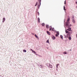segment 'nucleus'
<instances>
[{
	"label": "nucleus",
	"mask_w": 77,
	"mask_h": 77,
	"mask_svg": "<svg viewBox=\"0 0 77 77\" xmlns=\"http://www.w3.org/2000/svg\"><path fill=\"white\" fill-rule=\"evenodd\" d=\"M71 25L70 24L69 22H67L66 23V27L68 28V29H67V30L69 32H70V34H71L72 33V31L71 30V28L69 27H71Z\"/></svg>",
	"instance_id": "nucleus-1"
},
{
	"label": "nucleus",
	"mask_w": 77,
	"mask_h": 77,
	"mask_svg": "<svg viewBox=\"0 0 77 77\" xmlns=\"http://www.w3.org/2000/svg\"><path fill=\"white\" fill-rule=\"evenodd\" d=\"M5 20H6L5 17H3L2 19V23H4L5 21Z\"/></svg>",
	"instance_id": "nucleus-2"
},
{
	"label": "nucleus",
	"mask_w": 77,
	"mask_h": 77,
	"mask_svg": "<svg viewBox=\"0 0 77 77\" xmlns=\"http://www.w3.org/2000/svg\"><path fill=\"white\" fill-rule=\"evenodd\" d=\"M69 39L70 41V40H71V35H69Z\"/></svg>",
	"instance_id": "nucleus-3"
},
{
	"label": "nucleus",
	"mask_w": 77,
	"mask_h": 77,
	"mask_svg": "<svg viewBox=\"0 0 77 77\" xmlns=\"http://www.w3.org/2000/svg\"><path fill=\"white\" fill-rule=\"evenodd\" d=\"M65 32H66V33H70V32H69L68 31L66 30L65 31Z\"/></svg>",
	"instance_id": "nucleus-4"
},
{
	"label": "nucleus",
	"mask_w": 77,
	"mask_h": 77,
	"mask_svg": "<svg viewBox=\"0 0 77 77\" xmlns=\"http://www.w3.org/2000/svg\"><path fill=\"white\" fill-rule=\"evenodd\" d=\"M52 38L54 40L55 39H56V37H54V36H52Z\"/></svg>",
	"instance_id": "nucleus-5"
},
{
	"label": "nucleus",
	"mask_w": 77,
	"mask_h": 77,
	"mask_svg": "<svg viewBox=\"0 0 77 77\" xmlns=\"http://www.w3.org/2000/svg\"><path fill=\"white\" fill-rule=\"evenodd\" d=\"M38 23H40V19L39 18V17L38 18Z\"/></svg>",
	"instance_id": "nucleus-6"
},
{
	"label": "nucleus",
	"mask_w": 77,
	"mask_h": 77,
	"mask_svg": "<svg viewBox=\"0 0 77 77\" xmlns=\"http://www.w3.org/2000/svg\"><path fill=\"white\" fill-rule=\"evenodd\" d=\"M38 2L39 3V4H40V5H41V0H38Z\"/></svg>",
	"instance_id": "nucleus-7"
},
{
	"label": "nucleus",
	"mask_w": 77,
	"mask_h": 77,
	"mask_svg": "<svg viewBox=\"0 0 77 77\" xmlns=\"http://www.w3.org/2000/svg\"><path fill=\"white\" fill-rule=\"evenodd\" d=\"M49 29H50V30H51V29H52V27H51V26H49Z\"/></svg>",
	"instance_id": "nucleus-8"
},
{
	"label": "nucleus",
	"mask_w": 77,
	"mask_h": 77,
	"mask_svg": "<svg viewBox=\"0 0 77 77\" xmlns=\"http://www.w3.org/2000/svg\"><path fill=\"white\" fill-rule=\"evenodd\" d=\"M73 20H72V22L73 23H75V20L74 19H72Z\"/></svg>",
	"instance_id": "nucleus-9"
},
{
	"label": "nucleus",
	"mask_w": 77,
	"mask_h": 77,
	"mask_svg": "<svg viewBox=\"0 0 77 77\" xmlns=\"http://www.w3.org/2000/svg\"><path fill=\"white\" fill-rule=\"evenodd\" d=\"M60 37L61 38V39H63V36H62V35H61Z\"/></svg>",
	"instance_id": "nucleus-10"
},
{
	"label": "nucleus",
	"mask_w": 77,
	"mask_h": 77,
	"mask_svg": "<svg viewBox=\"0 0 77 77\" xmlns=\"http://www.w3.org/2000/svg\"><path fill=\"white\" fill-rule=\"evenodd\" d=\"M38 2H37L35 5V6H36L37 5H38Z\"/></svg>",
	"instance_id": "nucleus-11"
},
{
	"label": "nucleus",
	"mask_w": 77,
	"mask_h": 77,
	"mask_svg": "<svg viewBox=\"0 0 77 77\" xmlns=\"http://www.w3.org/2000/svg\"><path fill=\"white\" fill-rule=\"evenodd\" d=\"M35 36L36 38H38V36L36 35V34H35Z\"/></svg>",
	"instance_id": "nucleus-12"
},
{
	"label": "nucleus",
	"mask_w": 77,
	"mask_h": 77,
	"mask_svg": "<svg viewBox=\"0 0 77 77\" xmlns=\"http://www.w3.org/2000/svg\"><path fill=\"white\" fill-rule=\"evenodd\" d=\"M39 67H40V68H42V65H39Z\"/></svg>",
	"instance_id": "nucleus-13"
},
{
	"label": "nucleus",
	"mask_w": 77,
	"mask_h": 77,
	"mask_svg": "<svg viewBox=\"0 0 77 77\" xmlns=\"http://www.w3.org/2000/svg\"><path fill=\"white\" fill-rule=\"evenodd\" d=\"M46 28H47V29H48V25H46Z\"/></svg>",
	"instance_id": "nucleus-14"
},
{
	"label": "nucleus",
	"mask_w": 77,
	"mask_h": 77,
	"mask_svg": "<svg viewBox=\"0 0 77 77\" xmlns=\"http://www.w3.org/2000/svg\"><path fill=\"white\" fill-rule=\"evenodd\" d=\"M41 5H40V4H39V5H38V9H39V8L40 6Z\"/></svg>",
	"instance_id": "nucleus-15"
},
{
	"label": "nucleus",
	"mask_w": 77,
	"mask_h": 77,
	"mask_svg": "<svg viewBox=\"0 0 77 77\" xmlns=\"http://www.w3.org/2000/svg\"><path fill=\"white\" fill-rule=\"evenodd\" d=\"M23 52H24V53H26V50L25 49H24L23 50Z\"/></svg>",
	"instance_id": "nucleus-16"
},
{
	"label": "nucleus",
	"mask_w": 77,
	"mask_h": 77,
	"mask_svg": "<svg viewBox=\"0 0 77 77\" xmlns=\"http://www.w3.org/2000/svg\"><path fill=\"white\" fill-rule=\"evenodd\" d=\"M69 18H68V20H67V21L66 22V23H69Z\"/></svg>",
	"instance_id": "nucleus-17"
},
{
	"label": "nucleus",
	"mask_w": 77,
	"mask_h": 77,
	"mask_svg": "<svg viewBox=\"0 0 77 77\" xmlns=\"http://www.w3.org/2000/svg\"><path fill=\"white\" fill-rule=\"evenodd\" d=\"M32 53H36V52H35V51H32Z\"/></svg>",
	"instance_id": "nucleus-18"
},
{
	"label": "nucleus",
	"mask_w": 77,
	"mask_h": 77,
	"mask_svg": "<svg viewBox=\"0 0 77 77\" xmlns=\"http://www.w3.org/2000/svg\"><path fill=\"white\" fill-rule=\"evenodd\" d=\"M49 66L50 68H53V66H52V65H49Z\"/></svg>",
	"instance_id": "nucleus-19"
},
{
	"label": "nucleus",
	"mask_w": 77,
	"mask_h": 77,
	"mask_svg": "<svg viewBox=\"0 0 77 77\" xmlns=\"http://www.w3.org/2000/svg\"><path fill=\"white\" fill-rule=\"evenodd\" d=\"M42 26H45V23H43L42 24Z\"/></svg>",
	"instance_id": "nucleus-20"
},
{
	"label": "nucleus",
	"mask_w": 77,
	"mask_h": 77,
	"mask_svg": "<svg viewBox=\"0 0 77 77\" xmlns=\"http://www.w3.org/2000/svg\"><path fill=\"white\" fill-rule=\"evenodd\" d=\"M63 54H67V53H66V52H63Z\"/></svg>",
	"instance_id": "nucleus-21"
},
{
	"label": "nucleus",
	"mask_w": 77,
	"mask_h": 77,
	"mask_svg": "<svg viewBox=\"0 0 77 77\" xmlns=\"http://www.w3.org/2000/svg\"><path fill=\"white\" fill-rule=\"evenodd\" d=\"M65 9V6H63V9L64 11H66V9Z\"/></svg>",
	"instance_id": "nucleus-22"
},
{
	"label": "nucleus",
	"mask_w": 77,
	"mask_h": 77,
	"mask_svg": "<svg viewBox=\"0 0 77 77\" xmlns=\"http://www.w3.org/2000/svg\"><path fill=\"white\" fill-rule=\"evenodd\" d=\"M52 31H54V29L53 28L52 29Z\"/></svg>",
	"instance_id": "nucleus-23"
},
{
	"label": "nucleus",
	"mask_w": 77,
	"mask_h": 77,
	"mask_svg": "<svg viewBox=\"0 0 77 77\" xmlns=\"http://www.w3.org/2000/svg\"><path fill=\"white\" fill-rule=\"evenodd\" d=\"M46 43H48V39L46 42Z\"/></svg>",
	"instance_id": "nucleus-24"
},
{
	"label": "nucleus",
	"mask_w": 77,
	"mask_h": 77,
	"mask_svg": "<svg viewBox=\"0 0 77 77\" xmlns=\"http://www.w3.org/2000/svg\"><path fill=\"white\" fill-rule=\"evenodd\" d=\"M46 66H48V63H46Z\"/></svg>",
	"instance_id": "nucleus-25"
},
{
	"label": "nucleus",
	"mask_w": 77,
	"mask_h": 77,
	"mask_svg": "<svg viewBox=\"0 0 77 77\" xmlns=\"http://www.w3.org/2000/svg\"><path fill=\"white\" fill-rule=\"evenodd\" d=\"M37 14H38V15H39V11H38Z\"/></svg>",
	"instance_id": "nucleus-26"
},
{
	"label": "nucleus",
	"mask_w": 77,
	"mask_h": 77,
	"mask_svg": "<svg viewBox=\"0 0 77 77\" xmlns=\"http://www.w3.org/2000/svg\"><path fill=\"white\" fill-rule=\"evenodd\" d=\"M57 34H58V35H59V32H57Z\"/></svg>",
	"instance_id": "nucleus-27"
},
{
	"label": "nucleus",
	"mask_w": 77,
	"mask_h": 77,
	"mask_svg": "<svg viewBox=\"0 0 77 77\" xmlns=\"http://www.w3.org/2000/svg\"><path fill=\"white\" fill-rule=\"evenodd\" d=\"M55 36L57 37V36H58V35H57V34H56L55 35Z\"/></svg>",
	"instance_id": "nucleus-28"
},
{
	"label": "nucleus",
	"mask_w": 77,
	"mask_h": 77,
	"mask_svg": "<svg viewBox=\"0 0 77 77\" xmlns=\"http://www.w3.org/2000/svg\"><path fill=\"white\" fill-rule=\"evenodd\" d=\"M34 54H35V55H37V56H39L38 54H36V53H34Z\"/></svg>",
	"instance_id": "nucleus-29"
},
{
	"label": "nucleus",
	"mask_w": 77,
	"mask_h": 77,
	"mask_svg": "<svg viewBox=\"0 0 77 77\" xmlns=\"http://www.w3.org/2000/svg\"><path fill=\"white\" fill-rule=\"evenodd\" d=\"M64 5H66V1H64Z\"/></svg>",
	"instance_id": "nucleus-30"
},
{
	"label": "nucleus",
	"mask_w": 77,
	"mask_h": 77,
	"mask_svg": "<svg viewBox=\"0 0 77 77\" xmlns=\"http://www.w3.org/2000/svg\"><path fill=\"white\" fill-rule=\"evenodd\" d=\"M59 64H57L56 65V66H59Z\"/></svg>",
	"instance_id": "nucleus-31"
},
{
	"label": "nucleus",
	"mask_w": 77,
	"mask_h": 77,
	"mask_svg": "<svg viewBox=\"0 0 77 77\" xmlns=\"http://www.w3.org/2000/svg\"><path fill=\"white\" fill-rule=\"evenodd\" d=\"M47 33L48 35V31H47Z\"/></svg>",
	"instance_id": "nucleus-32"
},
{
	"label": "nucleus",
	"mask_w": 77,
	"mask_h": 77,
	"mask_svg": "<svg viewBox=\"0 0 77 77\" xmlns=\"http://www.w3.org/2000/svg\"><path fill=\"white\" fill-rule=\"evenodd\" d=\"M64 38H66V35H64Z\"/></svg>",
	"instance_id": "nucleus-33"
},
{
	"label": "nucleus",
	"mask_w": 77,
	"mask_h": 77,
	"mask_svg": "<svg viewBox=\"0 0 77 77\" xmlns=\"http://www.w3.org/2000/svg\"><path fill=\"white\" fill-rule=\"evenodd\" d=\"M31 51H33V50H32V49H31Z\"/></svg>",
	"instance_id": "nucleus-34"
},
{
	"label": "nucleus",
	"mask_w": 77,
	"mask_h": 77,
	"mask_svg": "<svg viewBox=\"0 0 77 77\" xmlns=\"http://www.w3.org/2000/svg\"><path fill=\"white\" fill-rule=\"evenodd\" d=\"M75 4H76V5H77V2H75Z\"/></svg>",
	"instance_id": "nucleus-35"
},
{
	"label": "nucleus",
	"mask_w": 77,
	"mask_h": 77,
	"mask_svg": "<svg viewBox=\"0 0 77 77\" xmlns=\"http://www.w3.org/2000/svg\"><path fill=\"white\" fill-rule=\"evenodd\" d=\"M50 32H48V35H50Z\"/></svg>",
	"instance_id": "nucleus-36"
},
{
	"label": "nucleus",
	"mask_w": 77,
	"mask_h": 77,
	"mask_svg": "<svg viewBox=\"0 0 77 77\" xmlns=\"http://www.w3.org/2000/svg\"><path fill=\"white\" fill-rule=\"evenodd\" d=\"M38 66H39V64L38 65Z\"/></svg>",
	"instance_id": "nucleus-37"
},
{
	"label": "nucleus",
	"mask_w": 77,
	"mask_h": 77,
	"mask_svg": "<svg viewBox=\"0 0 77 77\" xmlns=\"http://www.w3.org/2000/svg\"><path fill=\"white\" fill-rule=\"evenodd\" d=\"M38 11V9H37V11Z\"/></svg>",
	"instance_id": "nucleus-38"
},
{
	"label": "nucleus",
	"mask_w": 77,
	"mask_h": 77,
	"mask_svg": "<svg viewBox=\"0 0 77 77\" xmlns=\"http://www.w3.org/2000/svg\"><path fill=\"white\" fill-rule=\"evenodd\" d=\"M65 41H67V39H66L65 40Z\"/></svg>",
	"instance_id": "nucleus-39"
},
{
	"label": "nucleus",
	"mask_w": 77,
	"mask_h": 77,
	"mask_svg": "<svg viewBox=\"0 0 77 77\" xmlns=\"http://www.w3.org/2000/svg\"><path fill=\"white\" fill-rule=\"evenodd\" d=\"M57 68H58V66H57Z\"/></svg>",
	"instance_id": "nucleus-40"
},
{
	"label": "nucleus",
	"mask_w": 77,
	"mask_h": 77,
	"mask_svg": "<svg viewBox=\"0 0 77 77\" xmlns=\"http://www.w3.org/2000/svg\"><path fill=\"white\" fill-rule=\"evenodd\" d=\"M72 18L74 19V17H73Z\"/></svg>",
	"instance_id": "nucleus-41"
},
{
	"label": "nucleus",
	"mask_w": 77,
	"mask_h": 77,
	"mask_svg": "<svg viewBox=\"0 0 77 77\" xmlns=\"http://www.w3.org/2000/svg\"><path fill=\"white\" fill-rule=\"evenodd\" d=\"M76 36H77V34H76Z\"/></svg>",
	"instance_id": "nucleus-42"
},
{
	"label": "nucleus",
	"mask_w": 77,
	"mask_h": 77,
	"mask_svg": "<svg viewBox=\"0 0 77 77\" xmlns=\"http://www.w3.org/2000/svg\"><path fill=\"white\" fill-rule=\"evenodd\" d=\"M47 48V49H48V48Z\"/></svg>",
	"instance_id": "nucleus-43"
},
{
	"label": "nucleus",
	"mask_w": 77,
	"mask_h": 77,
	"mask_svg": "<svg viewBox=\"0 0 77 77\" xmlns=\"http://www.w3.org/2000/svg\"><path fill=\"white\" fill-rule=\"evenodd\" d=\"M70 51H71V49L70 50Z\"/></svg>",
	"instance_id": "nucleus-44"
},
{
	"label": "nucleus",
	"mask_w": 77,
	"mask_h": 77,
	"mask_svg": "<svg viewBox=\"0 0 77 77\" xmlns=\"http://www.w3.org/2000/svg\"><path fill=\"white\" fill-rule=\"evenodd\" d=\"M49 44L50 43H49V42H48Z\"/></svg>",
	"instance_id": "nucleus-45"
},
{
	"label": "nucleus",
	"mask_w": 77,
	"mask_h": 77,
	"mask_svg": "<svg viewBox=\"0 0 77 77\" xmlns=\"http://www.w3.org/2000/svg\"><path fill=\"white\" fill-rule=\"evenodd\" d=\"M36 17L37 18V16H36Z\"/></svg>",
	"instance_id": "nucleus-46"
},
{
	"label": "nucleus",
	"mask_w": 77,
	"mask_h": 77,
	"mask_svg": "<svg viewBox=\"0 0 77 77\" xmlns=\"http://www.w3.org/2000/svg\"><path fill=\"white\" fill-rule=\"evenodd\" d=\"M76 38H77V36H76Z\"/></svg>",
	"instance_id": "nucleus-47"
}]
</instances>
